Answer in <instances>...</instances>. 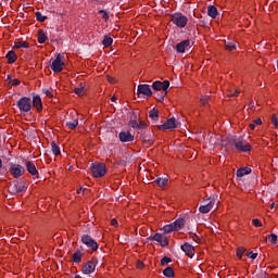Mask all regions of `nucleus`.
<instances>
[{"label":"nucleus","instance_id":"21","mask_svg":"<svg viewBox=\"0 0 278 278\" xmlns=\"http://www.w3.org/2000/svg\"><path fill=\"white\" fill-rule=\"evenodd\" d=\"M245 175H251V167H241L237 169V177H244Z\"/></svg>","mask_w":278,"mask_h":278},{"label":"nucleus","instance_id":"3","mask_svg":"<svg viewBox=\"0 0 278 278\" xmlns=\"http://www.w3.org/2000/svg\"><path fill=\"white\" fill-rule=\"evenodd\" d=\"M91 173L93 177H104L105 173H108V169L105 168V164L103 163H92Z\"/></svg>","mask_w":278,"mask_h":278},{"label":"nucleus","instance_id":"24","mask_svg":"<svg viewBox=\"0 0 278 278\" xmlns=\"http://www.w3.org/2000/svg\"><path fill=\"white\" fill-rule=\"evenodd\" d=\"M14 49H29V43L27 41H15L14 42Z\"/></svg>","mask_w":278,"mask_h":278},{"label":"nucleus","instance_id":"47","mask_svg":"<svg viewBox=\"0 0 278 278\" xmlns=\"http://www.w3.org/2000/svg\"><path fill=\"white\" fill-rule=\"evenodd\" d=\"M248 257H250L251 260H257V253L250 252Z\"/></svg>","mask_w":278,"mask_h":278},{"label":"nucleus","instance_id":"17","mask_svg":"<svg viewBox=\"0 0 278 278\" xmlns=\"http://www.w3.org/2000/svg\"><path fill=\"white\" fill-rule=\"evenodd\" d=\"M121 142H134V135L129 131L119 132Z\"/></svg>","mask_w":278,"mask_h":278},{"label":"nucleus","instance_id":"4","mask_svg":"<svg viewBox=\"0 0 278 278\" xmlns=\"http://www.w3.org/2000/svg\"><path fill=\"white\" fill-rule=\"evenodd\" d=\"M214 205H216V200L214 198L205 200L203 205L199 207L200 214H210V212L214 210Z\"/></svg>","mask_w":278,"mask_h":278},{"label":"nucleus","instance_id":"38","mask_svg":"<svg viewBox=\"0 0 278 278\" xmlns=\"http://www.w3.org/2000/svg\"><path fill=\"white\" fill-rule=\"evenodd\" d=\"M247 250L244 249V248H239L238 250H237V257H239V260H242V255H244V252H245Z\"/></svg>","mask_w":278,"mask_h":278},{"label":"nucleus","instance_id":"15","mask_svg":"<svg viewBox=\"0 0 278 278\" xmlns=\"http://www.w3.org/2000/svg\"><path fill=\"white\" fill-rule=\"evenodd\" d=\"M181 251L186 253L188 257H194V247L189 243H185L181 245Z\"/></svg>","mask_w":278,"mask_h":278},{"label":"nucleus","instance_id":"48","mask_svg":"<svg viewBox=\"0 0 278 278\" xmlns=\"http://www.w3.org/2000/svg\"><path fill=\"white\" fill-rule=\"evenodd\" d=\"M207 101H210V98L205 97L201 99L202 105H207Z\"/></svg>","mask_w":278,"mask_h":278},{"label":"nucleus","instance_id":"27","mask_svg":"<svg viewBox=\"0 0 278 278\" xmlns=\"http://www.w3.org/2000/svg\"><path fill=\"white\" fill-rule=\"evenodd\" d=\"M161 231H163V233L168 235V233H173V231L175 230V226H173V224H168L166 226H164Z\"/></svg>","mask_w":278,"mask_h":278},{"label":"nucleus","instance_id":"5","mask_svg":"<svg viewBox=\"0 0 278 278\" xmlns=\"http://www.w3.org/2000/svg\"><path fill=\"white\" fill-rule=\"evenodd\" d=\"M20 112L27 113L31 110V99L24 97L17 101Z\"/></svg>","mask_w":278,"mask_h":278},{"label":"nucleus","instance_id":"31","mask_svg":"<svg viewBox=\"0 0 278 278\" xmlns=\"http://www.w3.org/2000/svg\"><path fill=\"white\" fill-rule=\"evenodd\" d=\"M163 275L165 277H175V270L173 269V267H167L163 270Z\"/></svg>","mask_w":278,"mask_h":278},{"label":"nucleus","instance_id":"6","mask_svg":"<svg viewBox=\"0 0 278 278\" xmlns=\"http://www.w3.org/2000/svg\"><path fill=\"white\" fill-rule=\"evenodd\" d=\"M179 122L176 121L175 117H172L167 119L163 125L160 126V129L163 131L169 130L173 131V129H177L179 127Z\"/></svg>","mask_w":278,"mask_h":278},{"label":"nucleus","instance_id":"10","mask_svg":"<svg viewBox=\"0 0 278 278\" xmlns=\"http://www.w3.org/2000/svg\"><path fill=\"white\" fill-rule=\"evenodd\" d=\"M25 166H26L27 173H29V175H31L34 179H38L39 173H38V168H36V164H34V162L31 161H27L25 163Z\"/></svg>","mask_w":278,"mask_h":278},{"label":"nucleus","instance_id":"53","mask_svg":"<svg viewBox=\"0 0 278 278\" xmlns=\"http://www.w3.org/2000/svg\"><path fill=\"white\" fill-rule=\"evenodd\" d=\"M81 192H84V188H79L78 190H77V194H81Z\"/></svg>","mask_w":278,"mask_h":278},{"label":"nucleus","instance_id":"46","mask_svg":"<svg viewBox=\"0 0 278 278\" xmlns=\"http://www.w3.org/2000/svg\"><path fill=\"white\" fill-rule=\"evenodd\" d=\"M106 79L109 84H116V79H114L112 76H106Z\"/></svg>","mask_w":278,"mask_h":278},{"label":"nucleus","instance_id":"50","mask_svg":"<svg viewBox=\"0 0 278 278\" xmlns=\"http://www.w3.org/2000/svg\"><path fill=\"white\" fill-rule=\"evenodd\" d=\"M20 85H21V80H18V79L12 80V86H20Z\"/></svg>","mask_w":278,"mask_h":278},{"label":"nucleus","instance_id":"43","mask_svg":"<svg viewBox=\"0 0 278 278\" xmlns=\"http://www.w3.org/2000/svg\"><path fill=\"white\" fill-rule=\"evenodd\" d=\"M252 223H253L254 227H262V222L257 218L252 219Z\"/></svg>","mask_w":278,"mask_h":278},{"label":"nucleus","instance_id":"29","mask_svg":"<svg viewBox=\"0 0 278 278\" xmlns=\"http://www.w3.org/2000/svg\"><path fill=\"white\" fill-rule=\"evenodd\" d=\"M66 127H68V129H77V125H79V119L78 118H74L73 122H66Z\"/></svg>","mask_w":278,"mask_h":278},{"label":"nucleus","instance_id":"52","mask_svg":"<svg viewBox=\"0 0 278 278\" xmlns=\"http://www.w3.org/2000/svg\"><path fill=\"white\" fill-rule=\"evenodd\" d=\"M253 123L255 125H262V119L261 118H256Z\"/></svg>","mask_w":278,"mask_h":278},{"label":"nucleus","instance_id":"28","mask_svg":"<svg viewBox=\"0 0 278 278\" xmlns=\"http://www.w3.org/2000/svg\"><path fill=\"white\" fill-rule=\"evenodd\" d=\"M81 257H84V253H81V251H76L73 254V262H75V264H79V262H81Z\"/></svg>","mask_w":278,"mask_h":278},{"label":"nucleus","instance_id":"45","mask_svg":"<svg viewBox=\"0 0 278 278\" xmlns=\"http://www.w3.org/2000/svg\"><path fill=\"white\" fill-rule=\"evenodd\" d=\"M143 144H147V147H151V144H153V139H143Z\"/></svg>","mask_w":278,"mask_h":278},{"label":"nucleus","instance_id":"22","mask_svg":"<svg viewBox=\"0 0 278 278\" xmlns=\"http://www.w3.org/2000/svg\"><path fill=\"white\" fill-rule=\"evenodd\" d=\"M172 225L174 226L175 231H179V229H181L186 225V222L184 220V218H178L174 223H172Z\"/></svg>","mask_w":278,"mask_h":278},{"label":"nucleus","instance_id":"34","mask_svg":"<svg viewBox=\"0 0 278 278\" xmlns=\"http://www.w3.org/2000/svg\"><path fill=\"white\" fill-rule=\"evenodd\" d=\"M75 94L78 97H84L86 94V88L84 87H77L74 89Z\"/></svg>","mask_w":278,"mask_h":278},{"label":"nucleus","instance_id":"20","mask_svg":"<svg viewBox=\"0 0 278 278\" xmlns=\"http://www.w3.org/2000/svg\"><path fill=\"white\" fill-rule=\"evenodd\" d=\"M5 58L8 60V64H14V62L18 60V58L16 56V52H14L13 50L9 51Z\"/></svg>","mask_w":278,"mask_h":278},{"label":"nucleus","instance_id":"44","mask_svg":"<svg viewBox=\"0 0 278 278\" xmlns=\"http://www.w3.org/2000/svg\"><path fill=\"white\" fill-rule=\"evenodd\" d=\"M43 94H46V97H49L51 99V97H53V93H51V90L49 89H42Z\"/></svg>","mask_w":278,"mask_h":278},{"label":"nucleus","instance_id":"19","mask_svg":"<svg viewBox=\"0 0 278 278\" xmlns=\"http://www.w3.org/2000/svg\"><path fill=\"white\" fill-rule=\"evenodd\" d=\"M33 105H34V108H36V110L38 112H40V110H42V99H40V96H35L33 98Z\"/></svg>","mask_w":278,"mask_h":278},{"label":"nucleus","instance_id":"42","mask_svg":"<svg viewBox=\"0 0 278 278\" xmlns=\"http://www.w3.org/2000/svg\"><path fill=\"white\" fill-rule=\"evenodd\" d=\"M99 14H102V18L104 21H108V18H110V15H108V12L103 11V10H100L99 11Z\"/></svg>","mask_w":278,"mask_h":278},{"label":"nucleus","instance_id":"57","mask_svg":"<svg viewBox=\"0 0 278 278\" xmlns=\"http://www.w3.org/2000/svg\"><path fill=\"white\" fill-rule=\"evenodd\" d=\"M270 207H271V210H273V208L275 207V203H271Z\"/></svg>","mask_w":278,"mask_h":278},{"label":"nucleus","instance_id":"33","mask_svg":"<svg viewBox=\"0 0 278 278\" xmlns=\"http://www.w3.org/2000/svg\"><path fill=\"white\" fill-rule=\"evenodd\" d=\"M239 94H240V90H238L237 88H231L226 92L227 97H238Z\"/></svg>","mask_w":278,"mask_h":278},{"label":"nucleus","instance_id":"54","mask_svg":"<svg viewBox=\"0 0 278 278\" xmlns=\"http://www.w3.org/2000/svg\"><path fill=\"white\" fill-rule=\"evenodd\" d=\"M250 129H255V124L254 123H252V124H250Z\"/></svg>","mask_w":278,"mask_h":278},{"label":"nucleus","instance_id":"12","mask_svg":"<svg viewBox=\"0 0 278 278\" xmlns=\"http://www.w3.org/2000/svg\"><path fill=\"white\" fill-rule=\"evenodd\" d=\"M170 87V83L168 80L162 81H154L152 85L153 90H163L166 92L168 88Z\"/></svg>","mask_w":278,"mask_h":278},{"label":"nucleus","instance_id":"58","mask_svg":"<svg viewBox=\"0 0 278 278\" xmlns=\"http://www.w3.org/2000/svg\"><path fill=\"white\" fill-rule=\"evenodd\" d=\"M165 94H166V93H164V94L161 97V100H163V99H164Z\"/></svg>","mask_w":278,"mask_h":278},{"label":"nucleus","instance_id":"16","mask_svg":"<svg viewBox=\"0 0 278 278\" xmlns=\"http://www.w3.org/2000/svg\"><path fill=\"white\" fill-rule=\"evenodd\" d=\"M190 47V40H184L176 46V51L178 53H186V49Z\"/></svg>","mask_w":278,"mask_h":278},{"label":"nucleus","instance_id":"8","mask_svg":"<svg viewBox=\"0 0 278 278\" xmlns=\"http://www.w3.org/2000/svg\"><path fill=\"white\" fill-rule=\"evenodd\" d=\"M97 268V258H91L83 266L84 275H91Z\"/></svg>","mask_w":278,"mask_h":278},{"label":"nucleus","instance_id":"18","mask_svg":"<svg viewBox=\"0 0 278 278\" xmlns=\"http://www.w3.org/2000/svg\"><path fill=\"white\" fill-rule=\"evenodd\" d=\"M130 127H132V129H147V124L144 122L132 119L130 121Z\"/></svg>","mask_w":278,"mask_h":278},{"label":"nucleus","instance_id":"40","mask_svg":"<svg viewBox=\"0 0 278 278\" xmlns=\"http://www.w3.org/2000/svg\"><path fill=\"white\" fill-rule=\"evenodd\" d=\"M170 262H172L170 258H168V257H163V258L161 260V265H162V266H166L167 264H170Z\"/></svg>","mask_w":278,"mask_h":278},{"label":"nucleus","instance_id":"23","mask_svg":"<svg viewBox=\"0 0 278 278\" xmlns=\"http://www.w3.org/2000/svg\"><path fill=\"white\" fill-rule=\"evenodd\" d=\"M207 14L211 16V18H216L218 16V9H216L214 5H208Z\"/></svg>","mask_w":278,"mask_h":278},{"label":"nucleus","instance_id":"51","mask_svg":"<svg viewBox=\"0 0 278 278\" xmlns=\"http://www.w3.org/2000/svg\"><path fill=\"white\" fill-rule=\"evenodd\" d=\"M137 268H140V269L144 268V263L143 262H138L137 263Z\"/></svg>","mask_w":278,"mask_h":278},{"label":"nucleus","instance_id":"25","mask_svg":"<svg viewBox=\"0 0 278 278\" xmlns=\"http://www.w3.org/2000/svg\"><path fill=\"white\" fill-rule=\"evenodd\" d=\"M155 182L157 184L159 188H166V186H168V178H157L155 180Z\"/></svg>","mask_w":278,"mask_h":278},{"label":"nucleus","instance_id":"36","mask_svg":"<svg viewBox=\"0 0 278 278\" xmlns=\"http://www.w3.org/2000/svg\"><path fill=\"white\" fill-rule=\"evenodd\" d=\"M225 49L226 51H236V42H226Z\"/></svg>","mask_w":278,"mask_h":278},{"label":"nucleus","instance_id":"9","mask_svg":"<svg viewBox=\"0 0 278 278\" xmlns=\"http://www.w3.org/2000/svg\"><path fill=\"white\" fill-rule=\"evenodd\" d=\"M10 173L15 179H18L25 173V167L18 164H11Z\"/></svg>","mask_w":278,"mask_h":278},{"label":"nucleus","instance_id":"1","mask_svg":"<svg viewBox=\"0 0 278 278\" xmlns=\"http://www.w3.org/2000/svg\"><path fill=\"white\" fill-rule=\"evenodd\" d=\"M170 21L176 27L184 29L186 25H188V16L184 15L182 13H174L170 15Z\"/></svg>","mask_w":278,"mask_h":278},{"label":"nucleus","instance_id":"11","mask_svg":"<svg viewBox=\"0 0 278 278\" xmlns=\"http://www.w3.org/2000/svg\"><path fill=\"white\" fill-rule=\"evenodd\" d=\"M152 240H154V242H157L163 248L168 247L169 244L168 237H166V235L155 233L152 237Z\"/></svg>","mask_w":278,"mask_h":278},{"label":"nucleus","instance_id":"32","mask_svg":"<svg viewBox=\"0 0 278 278\" xmlns=\"http://www.w3.org/2000/svg\"><path fill=\"white\" fill-rule=\"evenodd\" d=\"M51 149H52L53 155H60L61 153L60 147L58 146V143H55V141L51 142Z\"/></svg>","mask_w":278,"mask_h":278},{"label":"nucleus","instance_id":"41","mask_svg":"<svg viewBox=\"0 0 278 278\" xmlns=\"http://www.w3.org/2000/svg\"><path fill=\"white\" fill-rule=\"evenodd\" d=\"M268 238H270L271 244H277V235L271 233L268 236Z\"/></svg>","mask_w":278,"mask_h":278},{"label":"nucleus","instance_id":"59","mask_svg":"<svg viewBox=\"0 0 278 278\" xmlns=\"http://www.w3.org/2000/svg\"><path fill=\"white\" fill-rule=\"evenodd\" d=\"M211 142H214V137H211Z\"/></svg>","mask_w":278,"mask_h":278},{"label":"nucleus","instance_id":"35","mask_svg":"<svg viewBox=\"0 0 278 278\" xmlns=\"http://www.w3.org/2000/svg\"><path fill=\"white\" fill-rule=\"evenodd\" d=\"M149 116H150V118H152V121H157V118H159V112H157V110H155V109H152L151 111H150V113H149Z\"/></svg>","mask_w":278,"mask_h":278},{"label":"nucleus","instance_id":"26","mask_svg":"<svg viewBox=\"0 0 278 278\" xmlns=\"http://www.w3.org/2000/svg\"><path fill=\"white\" fill-rule=\"evenodd\" d=\"M38 42L39 45H45L47 42V34L43 30H38Z\"/></svg>","mask_w":278,"mask_h":278},{"label":"nucleus","instance_id":"49","mask_svg":"<svg viewBox=\"0 0 278 278\" xmlns=\"http://www.w3.org/2000/svg\"><path fill=\"white\" fill-rule=\"evenodd\" d=\"M111 225L113 227H118V220H116V218L111 219Z\"/></svg>","mask_w":278,"mask_h":278},{"label":"nucleus","instance_id":"2","mask_svg":"<svg viewBox=\"0 0 278 278\" xmlns=\"http://www.w3.org/2000/svg\"><path fill=\"white\" fill-rule=\"evenodd\" d=\"M65 60L64 55L58 54L55 59L52 61L50 67L53 71V73H62L64 71L65 66Z\"/></svg>","mask_w":278,"mask_h":278},{"label":"nucleus","instance_id":"14","mask_svg":"<svg viewBox=\"0 0 278 278\" xmlns=\"http://www.w3.org/2000/svg\"><path fill=\"white\" fill-rule=\"evenodd\" d=\"M235 147L237 151H242L243 153H247V151H251V144L247 141H237L235 143Z\"/></svg>","mask_w":278,"mask_h":278},{"label":"nucleus","instance_id":"13","mask_svg":"<svg viewBox=\"0 0 278 278\" xmlns=\"http://www.w3.org/2000/svg\"><path fill=\"white\" fill-rule=\"evenodd\" d=\"M137 94H143L144 97H151L153 92L151 91V87L149 85H139L137 88Z\"/></svg>","mask_w":278,"mask_h":278},{"label":"nucleus","instance_id":"56","mask_svg":"<svg viewBox=\"0 0 278 278\" xmlns=\"http://www.w3.org/2000/svg\"><path fill=\"white\" fill-rule=\"evenodd\" d=\"M1 166H3V162H2L1 159H0V168H1Z\"/></svg>","mask_w":278,"mask_h":278},{"label":"nucleus","instance_id":"37","mask_svg":"<svg viewBox=\"0 0 278 278\" xmlns=\"http://www.w3.org/2000/svg\"><path fill=\"white\" fill-rule=\"evenodd\" d=\"M36 18H37V21H39V23H45L47 16L42 15V13H40V12H37Z\"/></svg>","mask_w":278,"mask_h":278},{"label":"nucleus","instance_id":"39","mask_svg":"<svg viewBox=\"0 0 278 278\" xmlns=\"http://www.w3.org/2000/svg\"><path fill=\"white\" fill-rule=\"evenodd\" d=\"M271 123H273L275 129H278V117H277V115L271 116Z\"/></svg>","mask_w":278,"mask_h":278},{"label":"nucleus","instance_id":"7","mask_svg":"<svg viewBox=\"0 0 278 278\" xmlns=\"http://www.w3.org/2000/svg\"><path fill=\"white\" fill-rule=\"evenodd\" d=\"M81 242L83 244H86V247H88V249L91 251H98L99 249V243H97V241H94V239L88 235H84L81 237Z\"/></svg>","mask_w":278,"mask_h":278},{"label":"nucleus","instance_id":"30","mask_svg":"<svg viewBox=\"0 0 278 278\" xmlns=\"http://www.w3.org/2000/svg\"><path fill=\"white\" fill-rule=\"evenodd\" d=\"M114 42V39L110 36H104V39L102 41L103 47H112V43Z\"/></svg>","mask_w":278,"mask_h":278},{"label":"nucleus","instance_id":"60","mask_svg":"<svg viewBox=\"0 0 278 278\" xmlns=\"http://www.w3.org/2000/svg\"><path fill=\"white\" fill-rule=\"evenodd\" d=\"M213 144H218V141L213 142Z\"/></svg>","mask_w":278,"mask_h":278},{"label":"nucleus","instance_id":"55","mask_svg":"<svg viewBox=\"0 0 278 278\" xmlns=\"http://www.w3.org/2000/svg\"><path fill=\"white\" fill-rule=\"evenodd\" d=\"M111 101H113V103H116V97H112Z\"/></svg>","mask_w":278,"mask_h":278}]
</instances>
